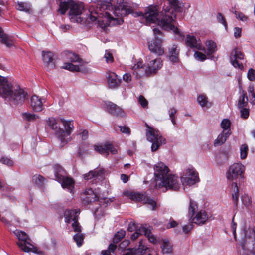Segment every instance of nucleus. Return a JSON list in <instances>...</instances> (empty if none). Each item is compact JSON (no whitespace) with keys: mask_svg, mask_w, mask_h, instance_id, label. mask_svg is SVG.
<instances>
[{"mask_svg":"<svg viewBox=\"0 0 255 255\" xmlns=\"http://www.w3.org/2000/svg\"><path fill=\"white\" fill-rule=\"evenodd\" d=\"M42 58L45 66L47 67L48 70H51L55 67L53 62V54L52 52L48 51H42Z\"/></svg>","mask_w":255,"mask_h":255,"instance_id":"20","label":"nucleus"},{"mask_svg":"<svg viewBox=\"0 0 255 255\" xmlns=\"http://www.w3.org/2000/svg\"><path fill=\"white\" fill-rule=\"evenodd\" d=\"M232 199L235 206H237L239 199V189L236 182H233L232 185Z\"/></svg>","mask_w":255,"mask_h":255,"instance_id":"34","label":"nucleus"},{"mask_svg":"<svg viewBox=\"0 0 255 255\" xmlns=\"http://www.w3.org/2000/svg\"><path fill=\"white\" fill-rule=\"evenodd\" d=\"M137 226L135 222H130L128 226V230L129 232H133L138 229Z\"/></svg>","mask_w":255,"mask_h":255,"instance_id":"62","label":"nucleus"},{"mask_svg":"<svg viewBox=\"0 0 255 255\" xmlns=\"http://www.w3.org/2000/svg\"><path fill=\"white\" fill-rule=\"evenodd\" d=\"M248 98L247 96L246 93L244 92V91H242V94L241 96L240 97L238 103V107L239 108H244L246 107L248 105Z\"/></svg>","mask_w":255,"mask_h":255,"instance_id":"39","label":"nucleus"},{"mask_svg":"<svg viewBox=\"0 0 255 255\" xmlns=\"http://www.w3.org/2000/svg\"><path fill=\"white\" fill-rule=\"evenodd\" d=\"M105 109L110 114L116 117H124L125 115V112L120 107L111 102L105 103Z\"/></svg>","mask_w":255,"mask_h":255,"instance_id":"12","label":"nucleus"},{"mask_svg":"<svg viewBox=\"0 0 255 255\" xmlns=\"http://www.w3.org/2000/svg\"><path fill=\"white\" fill-rule=\"evenodd\" d=\"M137 6L136 4L124 0H103L89 6V18L92 21L97 20L100 27L105 28L110 25L111 21L118 20V18H114L112 14L118 17L132 14L135 17L145 18L147 23L157 24L165 30L172 31L176 39L180 41L183 40L184 35L174 25L175 15L173 12L163 9L159 13L157 7L154 6L148 7L144 13L134 12Z\"/></svg>","mask_w":255,"mask_h":255,"instance_id":"1","label":"nucleus"},{"mask_svg":"<svg viewBox=\"0 0 255 255\" xmlns=\"http://www.w3.org/2000/svg\"><path fill=\"white\" fill-rule=\"evenodd\" d=\"M186 175L187 177H182L181 180L182 182H185L187 185H194L199 180L198 174L193 168H189Z\"/></svg>","mask_w":255,"mask_h":255,"instance_id":"13","label":"nucleus"},{"mask_svg":"<svg viewBox=\"0 0 255 255\" xmlns=\"http://www.w3.org/2000/svg\"><path fill=\"white\" fill-rule=\"evenodd\" d=\"M170 8L166 7L163 9H166L173 12L175 15V12H181L184 6L183 3L178 0H168Z\"/></svg>","mask_w":255,"mask_h":255,"instance_id":"18","label":"nucleus"},{"mask_svg":"<svg viewBox=\"0 0 255 255\" xmlns=\"http://www.w3.org/2000/svg\"><path fill=\"white\" fill-rule=\"evenodd\" d=\"M197 101L202 107L209 108L212 105L210 102H208L207 97L204 95H199L197 98Z\"/></svg>","mask_w":255,"mask_h":255,"instance_id":"38","label":"nucleus"},{"mask_svg":"<svg viewBox=\"0 0 255 255\" xmlns=\"http://www.w3.org/2000/svg\"><path fill=\"white\" fill-rule=\"evenodd\" d=\"M79 213V209L66 210L64 212L65 222L69 224L72 221H74L75 220H78Z\"/></svg>","mask_w":255,"mask_h":255,"instance_id":"19","label":"nucleus"},{"mask_svg":"<svg viewBox=\"0 0 255 255\" xmlns=\"http://www.w3.org/2000/svg\"><path fill=\"white\" fill-rule=\"evenodd\" d=\"M245 170L244 165L240 163H235L229 168L226 173L228 180L233 181L239 178L243 177V174Z\"/></svg>","mask_w":255,"mask_h":255,"instance_id":"8","label":"nucleus"},{"mask_svg":"<svg viewBox=\"0 0 255 255\" xmlns=\"http://www.w3.org/2000/svg\"><path fill=\"white\" fill-rule=\"evenodd\" d=\"M126 232L124 230H121L118 231L113 238V243L115 244L118 243L125 236Z\"/></svg>","mask_w":255,"mask_h":255,"instance_id":"45","label":"nucleus"},{"mask_svg":"<svg viewBox=\"0 0 255 255\" xmlns=\"http://www.w3.org/2000/svg\"><path fill=\"white\" fill-rule=\"evenodd\" d=\"M151 227L150 226L145 225V232H144V235L148 238L149 241L153 243H155L157 241L156 237L152 234L151 232Z\"/></svg>","mask_w":255,"mask_h":255,"instance_id":"42","label":"nucleus"},{"mask_svg":"<svg viewBox=\"0 0 255 255\" xmlns=\"http://www.w3.org/2000/svg\"><path fill=\"white\" fill-rule=\"evenodd\" d=\"M57 139L58 147L60 148H63L70 140V135H67V133L64 132L63 129L55 133Z\"/></svg>","mask_w":255,"mask_h":255,"instance_id":"17","label":"nucleus"},{"mask_svg":"<svg viewBox=\"0 0 255 255\" xmlns=\"http://www.w3.org/2000/svg\"><path fill=\"white\" fill-rule=\"evenodd\" d=\"M172 245L167 240H163V244L161 246L162 252L164 254H170L173 251Z\"/></svg>","mask_w":255,"mask_h":255,"instance_id":"35","label":"nucleus"},{"mask_svg":"<svg viewBox=\"0 0 255 255\" xmlns=\"http://www.w3.org/2000/svg\"><path fill=\"white\" fill-rule=\"evenodd\" d=\"M147 250H149V248L145 247L143 244L142 241L140 240L137 248H128L122 255H143Z\"/></svg>","mask_w":255,"mask_h":255,"instance_id":"14","label":"nucleus"},{"mask_svg":"<svg viewBox=\"0 0 255 255\" xmlns=\"http://www.w3.org/2000/svg\"><path fill=\"white\" fill-rule=\"evenodd\" d=\"M197 208V205L196 203L190 199L188 213L189 215H190L191 217L193 216L194 212Z\"/></svg>","mask_w":255,"mask_h":255,"instance_id":"48","label":"nucleus"},{"mask_svg":"<svg viewBox=\"0 0 255 255\" xmlns=\"http://www.w3.org/2000/svg\"><path fill=\"white\" fill-rule=\"evenodd\" d=\"M206 46L207 47V55H210L214 53L217 50L216 44L213 41L209 40L207 41Z\"/></svg>","mask_w":255,"mask_h":255,"instance_id":"43","label":"nucleus"},{"mask_svg":"<svg viewBox=\"0 0 255 255\" xmlns=\"http://www.w3.org/2000/svg\"><path fill=\"white\" fill-rule=\"evenodd\" d=\"M44 178L40 175H35L32 177V181L38 187H42L44 184Z\"/></svg>","mask_w":255,"mask_h":255,"instance_id":"40","label":"nucleus"},{"mask_svg":"<svg viewBox=\"0 0 255 255\" xmlns=\"http://www.w3.org/2000/svg\"><path fill=\"white\" fill-rule=\"evenodd\" d=\"M84 238V235L81 232H77L73 236V239L76 242L78 247H80L82 245Z\"/></svg>","mask_w":255,"mask_h":255,"instance_id":"46","label":"nucleus"},{"mask_svg":"<svg viewBox=\"0 0 255 255\" xmlns=\"http://www.w3.org/2000/svg\"><path fill=\"white\" fill-rule=\"evenodd\" d=\"M63 188H67L71 192L74 187V181L71 178L65 177L60 182Z\"/></svg>","mask_w":255,"mask_h":255,"instance_id":"33","label":"nucleus"},{"mask_svg":"<svg viewBox=\"0 0 255 255\" xmlns=\"http://www.w3.org/2000/svg\"><path fill=\"white\" fill-rule=\"evenodd\" d=\"M244 54L238 48H235L231 52L230 59L232 65L235 68L242 70L243 68V65L239 63V60L244 59Z\"/></svg>","mask_w":255,"mask_h":255,"instance_id":"11","label":"nucleus"},{"mask_svg":"<svg viewBox=\"0 0 255 255\" xmlns=\"http://www.w3.org/2000/svg\"><path fill=\"white\" fill-rule=\"evenodd\" d=\"M185 43L187 46L192 48H195L199 50H204V48L203 47L201 41L197 40L194 36L187 35L185 40Z\"/></svg>","mask_w":255,"mask_h":255,"instance_id":"16","label":"nucleus"},{"mask_svg":"<svg viewBox=\"0 0 255 255\" xmlns=\"http://www.w3.org/2000/svg\"><path fill=\"white\" fill-rule=\"evenodd\" d=\"M241 200L243 204L247 207H249L251 204V198L248 195H244L242 196Z\"/></svg>","mask_w":255,"mask_h":255,"instance_id":"51","label":"nucleus"},{"mask_svg":"<svg viewBox=\"0 0 255 255\" xmlns=\"http://www.w3.org/2000/svg\"><path fill=\"white\" fill-rule=\"evenodd\" d=\"M81 198L84 204H89L90 203L98 200V197L92 189H86L81 195Z\"/></svg>","mask_w":255,"mask_h":255,"instance_id":"15","label":"nucleus"},{"mask_svg":"<svg viewBox=\"0 0 255 255\" xmlns=\"http://www.w3.org/2000/svg\"><path fill=\"white\" fill-rule=\"evenodd\" d=\"M94 148L96 152L101 154L106 153L107 156L109 155V152H107V143L104 145H95Z\"/></svg>","mask_w":255,"mask_h":255,"instance_id":"44","label":"nucleus"},{"mask_svg":"<svg viewBox=\"0 0 255 255\" xmlns=\"http://www.w3.org/2000/svg\"><path fill=\"white\" fill-rule=\"evenodd\" d=\"M217 19L218 22L222 23L226 29H227V23L225 18L221 13L217 14Z\"/></svg>","mask_w":255,"mask_h":255,"instance_id":"54","label":"nucleus"},{"mask_svg":"<svg viewBox=\"0 0 255 255\" xmlns=\"http://www.w3.org/2000/svg\"><path fill=\"white\" fill-rule=\"evenodd\" d=\"M247 77L249 80L254 81L255 80V70L250 68L248 71Z\"/></svg>","mask_w":255,"mask_h":255,"instance_id":"60","label":"nucleus"},{"mask_svg":"<svg viewBox=\"0 0 255 255\" xmlns=\"http://www.w3.org/2000/svg\"><path fill=\"white\" fill-rule=\"evenodd\" d=\"M42 99L36 95L31 97L30 105L32 109L35 112H40L43 110Z\"/></svg>","mask_w":255,"mask_h":255,"instance_id":"21","label":"nucleus"},{"mask_svg":"<svg viewBox=\"0 0 255 255\" xmlns=\"http://www.w3.org/2000/svg\"><path fill=\"white\" fill-rule=\"evenodd\" d=\"M145 225H141L138 229H136L135 232L131 234V239L132 241L136 240L140 235L144 234L145 232Z\"/></svg>","mask_w":255,"mask_h":255,"instance_id":"41","label":"nucleus"},{"mask_svg":"<svg viewBox=\"0 0 255 255\" xmlns=\"http://www.w3.org/2000/svg\"><path fill=\"white\" fill-rule=\"evenodd\" d=\"M169 59L173 62H176L178 60V51L177 50V46L173 45L170 49Z\"/></svg>","mask_w":255,"mask_h":255,"instance_id":"36","label":"nucleus"},{"mask_svg":"<svg viewBox=\"0 0 255 255\" xmlns=\"http://www.w3.org/2000/svg\"><path fill=\"white\" fill-rule=\"evenodd\" d=\"M154 37L148 42L149 50L152 53L158 56L164 54V48L162 47L163 34L162 32L157 28L153 29Z\"/></svg>","mask_w":255,"mask_h":255,"instance_id":"7","label":"nucleus"},{"mask_svg":"<svg viewBox=\"0 0 255 255\" xmlns=\"http://www.w3.org/2000/svg\"><path fill=\"white\" fill-rule=\"evenodd\" d=\"M240 109V114L241 118L247 119L249 115V109L246 107L239 108Z\"/></svg>","mask_w":255,"mask_h":255,"instance_id":"55","label":"nucleus"},{"mask_svg":"<svg viewBox=\"0 0 255 255\" xmlns=\"http://www.w3.org/2000/svg\"><path fill=\"white\" fill-rule=\"evenodd\" d=\"M109 86L111 89H114L120 86L121 80L118 78L117 75L114 73H110L108 77Z\"/></svg>","mask_w":255,"mask_h":255,"instance_id":"24","label":"nucleus"},{"mask_svg":"<svg viewBox=\"0 0 255 255\" xmlns=\"http://www.w3.org/2000/svg\"><path fill=\"white\" fill-rule=\"evenodd\" d=\"M54 175L55 180L61 182V181L64 180L65 176V171L64 169L59 165H55L54 166Z\"/></svg>","mask_w":255,"mask_h":255,"instance_id":"25","label":"nucleus"},{"mask_svg":"<svg viewBox=\"0 0 255 255\" xmlns=\"http://www.w3.org/2000/svg\"><path fill=\"white\" fill-rule=\"evenodd\" d=\"M248 146L247 144H242L240 147V158L242 159H245L247 156Z\"/></svg>","mask_w":255,"mask_h":255,"instance_id":"47","label":"nucleus"},{"mask_svg":"<svg viewBox=\"0 0 255 255\" xmlns=\"http://www.w3.org/2000/svg\"><path fill=\"white\" fill-rule=\"evenodd\" d=\"M60 122L62 123L64 127V132L67 133V135H70L74 128L73 121L72 120H66L63 118H61Z\"/></svg>","mask_w":255,"mask_h":255,"instance_id":"26","label":"nucleus"},{"mask_svg":"<svg viewBox=\"0 0 255 255\" xmlns=\"http://www.w3.org/2000/svg\"><path fill=\"white\" fill-rule=\"evenodd\" d=\"M194 56L195 58V59H197L198 60H200L202 61L205 60L206 59V55L198 51H196L195 52Z\"/></svg>","mask_w":255,"mask_h":255,"instance_id":"59","label":"nucleus"},{"mask_svg":"<svg viewBox=\"0 0 255 255\" xmlns=\"http://www.w3.org/2000/svg\"><path fill=\"white\" fill-rule=\"evenodd\" d=\"M231 126V122L228 119H223L221 123V127L223 129L224 131L226 130H230Z\"/></svg>","mask_w":255,"mask_h":255,"instance_id":"49","label":"nucleus"},{"mask_svg":"<svg viewBox=\"0 0 255 255\" xmlns=\"http://www.w3.org/2000/svg\"><path fill=\"white\" fill-rule=\"evenodd\" d=\"M72 227L74 232H81V226L78 222V220H75L74 221H73V223L72 224Z\"/></svg>","mask_w":255,"mask_h":255,"instance_id":"57","label":"nucleus"},{"mask_svg":"<svg viewBox=\"0 0 255 255\" xmlns=\"http://www.w3.org/2000/svg\"><path fill=\"white\" fill-rule=\"evenodd\" d=\"M120 131L124 133L130 134V130L128 127L126 126H119Z\"/></svg>","mask_w":255,"mask_h":255,"instance_id":"64","label":"nucleus"},{"mask_svg":"<svg viewBox=\"0 0 255 255\" xmlns=\"http://www.w3.org/2000/svg\"><path fill=\"white\" fill-rule=\"evenodd\" d=\"M129 196L130 199L133 201L141 202L143 204H148V208L152 210L156 209L157 204L156 201L145 194L131 192L129 194Z\"/></svg>","mask_w":255,"mask_h":255,"instance_id":"10","label":"nucleus"},{"mask_svg":"<svg viewBox=\"0 0 255 255\" xmlns=\"http://www.w3.org/2000/svg\"><path fill=\"white\" fill-rule=\"evenodd\" d=\"M107 152L110 151L112 154H116L118 153V149L117 147H115L111 143H107Z\"/></svg>","mask_w":255,"mask_h":255,"instance_id":"58","label":"nucleus"},{"mask_svg":"<svg viewBox=\"0 0 255 255\" xmlns=\"http://www.w3.org/2000/svg\"><path fill=\"white\" fill-rule=\"evenodd\" d=\"M193 228V225L192 223H189L187 225H184L183 227V232L187 234Z\"/></svg>","mask_w":255,"mask_h":255,"instance_id":"63","label":"nucleus"},{"mask_svg":"<svg viewBox=\"0 0 255 255\" xmlns=\"http://www.w3.org/2000/svg\"><path fill=\"white\" fill-rule=\"evenodd\" d=\"M248 247V246L247 240L245 239H242L240 242L237 249L239 255H248L246 254Z\"/></svg>","mask_w":255,"mask_h":255,"instance_id":"32","label":"nucleus"},{"mask_svg":"<svg viewBox=\"0 0 255 255\" xmlns=\"http://www.w3.org/2000/svg\"><path fill=\"white\" fill-rule=\"evenodd\" d=\"M80 65H74L72 63H65L62 66V68L68 70L72 72L83 71Z\"/></svg>","mask_w":255,"mask_h":255,"instance_id":"37","label":"nucleus"},{"mask_svg":"<svg viewBox=\"0 0 255 255\" xmlns=\"http://www.w3.org/2000/svg\"><path fill=\"white\" fill-rule=\"evenodd\" d=\"M145 126L148 128L146 131V138L147 140L152 143L151 151H156L162 144L165 143V139L160 135L159 131L150 127L146 123Z\"/></svg>","mask_w":255,"mask_h":255,"instance_id":"6","label":"nucleus"},{"mask_svg":"<svg viewBox=\"0 0 255 255\" xmlns=\"http://www.w3.org/2000/svg\"><path fill=\"white\" fill-rule=\"evenodd\" d=\"M138 101L142 107L145 108L147 106L148 101L143 96H139Z\"/></svg>","mask_w":255,"mask_h":255,"instance_id":"61","label":"nucleus"},{"mask_svg":"<svg viewBox=\"0 0 255 255\" xmlns=\"http://www.w3.org/2000/svg\"><path fill=\"white\" fill-rule=\"evenodd\" d=\"M232 12L235 14L236 18L241 21H246L248 19L247 17L242 12L236 10L233 11Z\"/></svg>","mask_w":255,"mask_h":255,"instance_id":"53","label":"nucleus"},{"mask_svg":"<svg viewBox=\"0 0 255 255\" xmlns=\"http://www.w3.org/2000/svg\"><path fill=\"white\" fill-rule=\"evenodd\" d=\"M13 233L20 241L17 243V245L23 251L26 252L30 251L36 252L35 250H32L33 246L28 241V236L25 232L19 230H16L13 231Z\"/></svg>","mask_w":255,"mask_h":255,"instance_id":"9","label":"nucleus"},{"mask_svg":"<svg viewBox=\"0 0 255 255\" xmlns=\"http://www.w3.org/2000/svg\"><path fill=\"white\" fill-rule=\"evenodd\" d=\"M60 119H56L54 117L49 118L47 120L46 122L49 128L55 131V133L62 130L60 126L59 122Z\"/></svg>","mask_w":255,"mask_h":255,"instance_id":"23","label":"nucleus"},{"mask_svg":"<svg viewBox=\"0 0 255 255\" xmlns=\"http://www.w3.org/2000/svg\"><path fill=\"white\" fill-rule=\"evenodd\" d=\"M23 115V118L28 121H34L39 118L37 115L32 114L29 113H25Z\"/></svg>","mask_w":255,"mask_h":255,"instance_id":"50","label":"nucleus"},{"mask_svg":"<svg viewBox=\"0 0 255 255\" xmlns=\"http://www.w3.org/2000/svg\"><path fill=\"white\" fill-rule=\"evenodd\" d=\"M65 54L66 59L67 60L70 61L71 62H79L80 66L82 65L83 61L79 57L78 55L70 51L65 52Z\"/></svg>","mask_w":255,"mask_h":255,"instance_id":"29","label":"nucleus"},{"mask_svg":"<svg viewBox=\"0 0 255 255\" xmlns=\"http://www.w3.org/2000/svg\"><path fill=\"white\" fill-rule=\"evenodd\" d=\"M16 8L18 10L24 11L29 14L32 12L31 4L29 2H17Z\"/></svg>","mask_w":255,"mask_h":255,"instance_id":"30","label":"nucleus"},{"mask_svg":"<svg viewBox=\"0 0 255 255\" xmlns=\"http://www.w3.org/2000/svg\"><path fill=\"white\" fill-rule=\"evenodd\" d=\"M0 161L2 164L6 165L8 166H12L13 165V162L12 160L7 157H2Z\"/></svg>","mask_w":255,"mask_h":255,"instance_id":"56","label":"nucleus"},{"mask_svg":"<svg viewBox=\"0 0 255 255\" xmlns=\"http://www.w3.org/2000/svg\"><path fill=\"white\" fill-rule=\"evenodd\" d=\"M27 95L19 86L13 87L6 79L0 76V96L7 99L12 104L22 105Z\"/></svg>","mask_w":255,"mask_h":255,"instance_id":"3","label":"nucleus"},{"mask_svg":"<svg viewBox=\"0 0 255 255\" xmlns=\"http://www.w3.org/2000/svg\"><path fill=\"white\" fill-rule=\"evenodd\" d=\"M208 218L207 213L204 210H201L197 213L196 216L192 219V223L200 225L204 224Z\"/></svg>","mask_w":255,"mask_h":255,"instance_id":"22","label":"nucleus"},{"mask_svg":"<svg viewBox=\"0 0 255 255\" xmlns=\"http://www.w3.org/2000/svg\"><path fill=\"white\" fill-rule=\"evenodd\" d=\"M162 66V61L160 58L151 60L146 67L142 61H139L132 67V70L136 73V76H149L156 73Z\"/></svg>","mask_w":255,"mask_h":255,"instance_id":"5","label":"nucleus"},{"mask_svg":"<svg viewBox=\"0 0 255 255\" xmlns=\"http://www.w3.org/2000/svg\"><path fill=\"white\" fill-rule=\"evenodd\" d=\"M0 42L8 47H11L13 45V40L7 34L4 33L1 27H0Z\"/></svg>","mask_w":255,"mask_h":255,"instance_id":"28","label":"nucleus"},{"mask_svg":"<svg viewBox=\"0 0 255 255\" xmlns=\"http://www.w3.org/2000/svg\"><path fill=\"white\" fill-rule=\"evenodd\" d=\"M177 111L174 108H170L169 110V115L170 118L171 120L172 124L174 125H176V121H175V114L176 113Z\"/></svg>","mask_w":255,"mask_h":255,"instance_id":"52","label":"nucleus"},{"mask_svg":"<svg viewBox=\"0 0 255 255\" xmlns=\"http://www.w3.org/2000/svg\"><path fill=\"white\" fill-rule=\"evenodd\" d=\"M154 176L157 188L165 187L166 190L177 191L180 187L177 176L168 173L169 169L162 162H159L154 166Z\"/></svg>","mask_w":255,"mask_h":255,"instance_id":"2","label":"nucleus"},{"mask_svg":"<svg viewBox=\"0 0 255 255\" xmlns=\"http://www.w3.org/2000/svg\"><path fill=\"white\" fill-rule=\"evenodd\" d=\"M104 169H100L96 170L90 171L87 174L83 175V178L85 180H90L92 179L95 177H97L99 176H101L104 173Z\"/></svg>","mask_w":255,"mask_h":255,"instance_id":"31","label":"nucleus"},{"mask_svg":"<svg viewBox=\"0 0 255 255\" xmlns=\"http://www.w3.org/2000/svg\"><path fill=\"white\" fill-rule=\"evenodd\" d=\"M230 130L227 131H223L217 137V139L215 140L214 145L215 146L221 145L223 144L227 140L228 137L230 135Z\"/></svg>","mask_w":255,"mask_h":255,"instance_id":"27","label":"nucleus"},{"mask_svg":"<svg viewBox=\"0 0 255 255\" xmlns=\"http://www.w3.org/2000/svg\"><path fill=\"white\" fill-rule=\"evenodd\" d=\"M84 7V4L82 2H76L72 0L64 1L60 2L59 11L63 15L69 9V15L71 21L74 23H82L83 19L80 15Z\"/></svg>","mask_w":255,"mask_h":255,"instance_id":"4","label":"nucleus"}]
</instances>
